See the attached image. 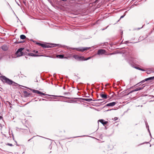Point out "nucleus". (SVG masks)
Listing matches in <instances>:
<instances>
[{
    "label": "nucleus",
    "instance_id": "obj_1",
    "mask_svg": "<svg viewBox=\"0 0 154 154\" xmlns=\"http://www.w3.org/2000/svg\"><path fill=\"white\" fill-rule=\"evenodd\" d=\"M0 78L4 83H6L8 85H15V84H17V83L13 82L11 79L7 78L5 76L2 75L0 76Z\"/></svg>",
    "mask_w": 154,
    "mask_h": 154
},
{
    "label": "nucleus",
    "instance_id": "obj_2",
    "mask_svg": "<svg viewBox=\"0 0 154 154\" xmlns=\"http://www.w3.org/2000/svg\"><path fill=\"white\" fill-rule=\"evenodd\" d=\"M32 92L34 93H36L37 94H40V96H42V95H45V96H51L52 97H63V96H57V95H49L48 94H45V93H44L42 92H40L39 91H38V90H34V89H32Z\"/></svg>",
    "mask_w": 154,
    "mask_h": 154
},
{
    "label": "nucleus",
    "instance_id": "obj_3",
    "mask_svg": "<svg viewBox=\"0 0 154 154\" xmlns=\"http://www.w3.org/2000/svg\"><path fill=\"white\" fill-rule=\"evenodd\" d=\"M130 59L128 60V63H129L131 65V66L133 67L134 68H136L137 69H139L140 70V67H137V66H134L135 65V62L134 60H133L132 58H129Z\"/></svg>",
    "mask_w": 154,
    "mask_h": 154
},
{
    "label": "nucleus",
    "instance_id": "obj_4",
    "mask_svg": "<svg viewBox=\"0 0 154 154\" xmlns=\"http://www.w3.org/2000/svg\"><path fill=\"white\" fill-rule=\"evenodd\" d=\"M97 54L99 55L107 54V52L105 50L101 49L98 50Z\"/></svg>",
    "mask_w": 154,
    "mask_h": 154
},
{
    "label": "nucleus",
    "instance_id": "obj_5",
    "mask_svg": "<svg viewBox=\"0 0 154 154\" xmlns=\"http://www.w3.org/2000/svg\"><path fill=\"white\" fill-rule=\"evenodd\" d=\"M90 48L88 47H80L78 48H72L73 50H76L78 51H80L83 52L89 49Z\"/></svg>",
    "mask_w": 154,
    "mask_h": 154
},
{
    "label": "nucleus",
    "instance_id": "obj_6",
    "mask_svg": "<svg viewBox=\"0 0 154 154\" xmlns=\"http://www.w3.org/2000/svg\"><path fill=\"white\" fill-rule=\"evenodd\" d=\"M154 79V76L151 77H149L148 78H147L146 79L144 80H142L140 82L137 83L136 85H139L140 83H141V84H142V83H144V82H145L146 81H149V80H153Z\"/></svg>",
    "mask_w": 154,
    "mask_h": 154
},
{
    "label": "nucleus",
    "instance_id": "obj_7",
    "mask_svg": "<svg viewBox=\"0 0 154 154\" xmlns=\"http://www.w3.org/2000/svg\"><path fill=\"white\" fill-rule=\"evenodd\" d=\"M23 48H20L18 49L16 52V54L17 55V56H20L22 55L23 53L22 51L23 50Z\"/></svg>",
    "mask_w": 154,
    "mask_h": 154
},
{
    "label": "nucleus",
    "instance_id": "obj_8",
    "mask_svg": "<svg viewBox=\"0 0 154 154\" xmlns=\"http://www.w3.org/2000/svg\"><path fill=\"white\" fill-rule=\"evenodd\" d=\"M116 103L115 102H112V103H110L108 104H106L105 106H115Z\"/></svg>",
    "mask_w": 154,
    "mask_h": 154
},
{
    "label": "nucleus",
    "instance_id": "obj_9",
    "mask_svg": "<svg viewBox=\"0 0 154 154\" xmlns=\"http://www.w3.org/2000/svg\"><path fill=\"white\" fill-rule=\"evenodd\" d=\"M144 86H144L143 87H138V88H137L135 89L132 90V91H131V92H133L134 91H139V90H142V89H143V88L144 87Z\"/></svg>",
    "mask_w": 154,
    "mask_h": 154
},
{
    "label": "nucleus",
    "instance_id": "obj_10",
    "mask_svg": "<svg viewBox=\"0 0 154 154\" xmlns=\"http://www.w3.org/2000/svg\"><path fill=\"white\" fill-rule=\"evenodd\" d=\"M76 60L78 61H81L87 60L90 58H75Z\"/></svg>",
    "mask_w": 154,
    "mask_h": 154
},
{
    "label": "nucleus",
    "instance_id": "obj_11",
    "mask_svg": "<svg viewBox=\"0 0 154 154\" xmlns=\"http://www.w3.org/2000/svg\"><path fill=\"white\" fill-rule=\"evenodd\" d=\"M99 121L101 122L103 125H106L108 122L105 121L103 119H100L99 120Z\"/></svg>",
    "mask_w": 154,
    "mask_h": 154
},
{
    "label": "nucleus",
    "instance_id": "obj_12",
    "mask_svg": "<svg viewBox=\"0 0 154 154\" xmlns=\"http://www.w3.org/2000/svg\"><path fill=\"white\" fill-rule=\"evenodd\" d=\"M38 44L39 45H41L42 47H43V48H50L51 47L49 45H47L45 44H41V43H38Z\"/></svg>",
    "mask_w": 154,
    "mask_h": 154
},
{
    "label": "nucleus",
    "instance_id": "obj_13",
    "mask_svg": "<svg viewBox=\"0 0 154 154\" xmlns=\"http://www.w3.org/2000/svg\"><path fill=\"white\" fill-rule=\"evenodd\" d=\"M103 93V92H102ZM100 96L102 98L106 99L107 98V96L106 94H103V93L100 94Z\"/></svg>",
    "mask_w": 154,
    "mask_h": 154
},
{
    "label": "nucleus",
    "instance_id": "obj_14",
    "mask_svg": "<svg viewBox=\"0 0 154 154\" xmlns=\"http://www.w3.org/2000/svg\"><path fill=\"white\" fill-rule=\"evenodd\" d=\"M154 72V71H153V70L150 69V70H147L146 71V73L148 74H150L152 73H153Z\"/></svg>",
    "mask_w": 154,
    "mask_h": 154
},
{
    "label": "nucleus",
    "instance_id": "obj_15",
    "mask_svg": "<svg viewBox=\"0 0 154 154\" xmlns=\"http://www.w3.org/2000/svg\"><path fill=\"white\" fill-rule=\"evenodd\" d=\"M2 49L4 51H6L8 49V47L6 45H4L2 47Z\"/></svg>",
    "mask_w": 154,
    "mask_h": 154
},
{
    "label": "nucleus",
    "instance_id": "obj_16",
    "mask_svg": "<svg viewBox=\"0 0 154 154\" xmlns=\"http://www.w3.org/2000/svg\"><path fill=\"white\" fill-rule=\"evenodd\" d=\"M57 58H66V57H64L63 54H58L56 56Z\"/></svg>",
    "mask_w": 154,
    "mask_h": 154
},
{
    "label": "nucleus",
    "instance_id": "obj_17",
    "mask_svg": "<svg viewBox=\"0 0 154 154\" xmlns=\"http://www.w3.org/2000/svg\"><path fill=\"white\" fill-rule=\"evenodd\" d=\"M82 99L85 101H88V102H90L92 100V99L90 98V99H86V98H83Z\"/></svg>",
    "mask_w": 154,
    "mask_h": 154
},
{
    "label": "nucleus",
    "instance_id": "obj_18",
    "mask_svg": "<svg viewBox=\"0 0 154 154\" xmlns=\"http://www.w3.org/2000/svg\"><path fill=\"white\" fill-rule=\"evenodd\" d=\"M30 55L32 57H38V56H41L42 55H39L38 54H35L33 53H31L30 54Z\"/></svg>",
    "mask_w": 154,
    "mask_h": 154
},
{
    "label": "nucleus",
    "instance_id": "obj_19",
    "mask_svg": "<svg viewBox=\"0 0 154 154\" xmlns=\"http://www.w3.org/2000/svg\"><path fill=\"white\" fill-rule=\"evenodd\" d=\"M24 93L25 94L26 97H29L30 96V94L28 93L27 91H24Z\"/></svg>",
    "mask_w": 154,
    "mask_h": 154
},
{
    "label": "nucleus",
    "instance_id": "obj_20",
    "mask_svg": "<svg viewBox=\"0 0 154 154\" xmlns=\"http://www.w3.org/2000/svg\"><path fill=\"white\" fill-rule=\"evenodd\" d=\"M26 38V37L24 35H22L20 36V38L22 39H25Z\"/></svg>",
    "mask_w": 154,
    "mask_h": 154
},
{
    "label": "nucleus",
    "instance_id": "obj_21",
    "mask_svg": "<svg viewBox=\"0 0 154 154\" xmlns=\"http://www.w3.org/2000/svg\"><path fill=\"white\" fill-rule=\"evenodd\" d=\"M145 123H146V128H148V131L149 132V133L150 135V136H151V134L150 131L149 130V126L148 125V124L147 123V122H145Z\"/></svg>",
    "mask_w": 154,
    "mask_h": 154
},
{
    "label": "nucleus",
    "instance_id": "obj_22",
    "mask_svg": "<svg viewBox=\"0 0 154 154\" xmlns=\"http://www.w3.org/2000/svg\"><path fill=\"white\" fill-rule=\"evenodd\" d=\"M6 144L7 145H8L11 146H13L12 144L10 143H7Z\"/></svg>",
    "mask_w": 154,
    "mask_h": 154
},
{
    "label": "nucleus",
    "instance_id": "obj_23",
    "mask_svg": "<svg viewBox=\"0 0 154 154\" xmlns=\"http://www.w3.org/2000/svg\"><path fill=\"white\" fill-rule=\"evenodd\" d=\"M125 15V14L124 15L122 16L120 18V19L123 18Z\"/></svg>",
    "mask_w": 154,
    "mask_h": 154
},
{
    "label": "nucleus",
    "instance_id": "obj_24",
    "mask_svg": "<svg viewBox=\"0 0 154 154\" xmlns=\"http://www.w3.org/2000/svg\"><path fill=\"white\" fill-rule=\"evenodd\" d=\"M140 70H141V71H145L144 69H141V68H140Z\"/></svg>",
    "mask_w": 154,
    "mask_h": 154
},
{
    "label": "nucleus",
    "instance_id": "obj_25",
    "mask_svg": "<svg viewBox=\"0 0 154 154\" xmlns=\"http://www.w3.org/2000/svg\"><path fill=\"white\" fill-rule=\"evenodd\" d=\"M74 58H82V57H75V56L74 57ZM83 58H84L83 57Z\"/></svg>",
    "mask_w": 154,
    "mask_h": 154
},
{
    "label": "nucleus",
    "instance_id": "obj_26",
    "mask_svg": "<svg viewBox=\"0 0 154 154\" xmlns=\"http://www.w3.org/2000/svg\"><path fill=\"white\" fill-rule=\"evenodd\" d=\"M118 119V118L116 117H115V118H114V119L115 120H117Z\"/></svg>",
    "mask_w": 154,
    "mask_h": 154
},
{
    "label": "nucleus",
    "instance_id": "obj_27",
    "mask_svg": "<svg viewBox=\"0 0 154 154\" xmlns=\"http://www.w3.org/2000/svg\"><path fill=\"white\" fill-rule=\"evenodd\" d=\"M98 100V101H99V100H102V99H98V100Z\"/></svg>",
    "mask_w": 154,
    "mask_h": 154
},
{
    "label": "nucleus",
    "instance_id": "obj_28",
    "mask_svg": "<svg viewBox=\"0 0 154 154\" xmlns=\"http://www.w3.org/2000/svg\"><path fill=\"white\" fill-rule=\"evenodd\" d=\"M42 100H45V101H46V100H46V99H42Z\"/></svg>",
    "mask_w": 154,
    "mask_h": 154
},
{
    "label": "nucleus",
    "instance_id": "obj_29",
    "mask_svg": "<svg viewBox=\"0 0 154 154\" xmlns=\"http://www.w3.org/2000/svg\"><path fill=\"white\" fill-rule=\"evenodd\" d=\"M2 118V116H0V119H1Z\"/></svg>",
    "mask_w": 154,
    "mask_h": 154
},
{
    "label": "nucleus",
    "instance_id": "obj_30",
    "mask_svg": "<svg viewBox=\"0 0 154 154\" xmlns=\"http://www.w3.org/2000/svg\"><path fill=\"white\" fill-rule=\"evenodd\" d=\"M86 97H90L89 96V95L88 96V95H87L86 96H85Z\"/></svg>",
    "mask_w": 154,
    "mask_h": 154
},
{
    "label": "nucleus",
    "instance_id": "obj_31",
    "mask_svg": "<svg viewBox=\"0 0 154 154\" xmlns=\"http://www.w3.org/2000/svg\"><path fill=\"white\" fill-rule=\"evenodd\" d=\"M86 97H90L89 96V95L88 96V95H87L86 96H85Z\"/></svg>",
    "mask_w": 154,
    "mask_h": 154
},
{
    "label": "nucleus",
    "instance_id": "obj_32",
    "mask_svg": "<svg viewBox=\"0 0 154 154\" xmlns=\"http://www.w3.org/2000/svg\"><path fill=\"white\" fill-rule=\"evenodd\" d=\"M142 27H143V26H142V27H141V28H138V30H139V29H141V28H142Z\"/></svg>",
    "mask_w": 154,
    "mask_h": 154
},
{
    "label": "nucleus",
    "instance_id": "obj_33",
    "mask_svg": "<svg viewBox=\"0 0 154 154\" xmlns=\"http://www.w3.org/2000/svg\"><path fill=\"white\" fill-rule=\"evenodd\" d=\"M55 45V46H56V45H59V44H58V45H57V44H54V45Z\"/></svg>",
    "mask_w": 154,
    "mask_h": 154
},
{
    "label": "nucleus",
    "instance_id": "obj_34",
    "mask_svg": "<svg viewBox=\"0 0 154 154\" xmlns=\"http://www.w3.org/2000/svg\"><path fill=\"white\" fill-rule=\"evenodd\" d=\"M63 89H65V87H63Z\"/></svg>",
    "mask_w": 154,
    "mask_h": 154
},
{
    "label": "nucleus",
    "instance_id": "obj_35",
    "mask_svg": "<svg viewBox=\"0 0 154 154\" xmlns=\"http://www.w3.org/2000/svg\"><path fill=\"white\" fill-rule=\"evenodd\" d=\"M112 109H110V110H107V111H109V110H111Z\"/></svg>",
    "mask_w": 154,
    "mask_h": 154
},
{
    "label": "nucleus",
    "instance_id": "obj_36",
    "mask_svg": "<svg viewBox=\"0 0 154 154\" xmlns=\"http://www.w3.org/2000/svg\"><path fill=\"white\" fill-rule=\"evenodd\" d=\"M38 52V51H36L35 53H37Z\"/></svg>",
    "mask_w": 154,
    "mask_h": 154
},
{
    "label": "nucleus",
    "instance_id": "obj_37",
    "mask_svg": "<svg viewBox=\"0 0 154 154\" xmlns=\"http://www.w3.org/2000/svg\"><path fill=\"white\" fill-rule=\"evenodd\" d=\"M31 139H29V140H28V141H29Z\"/></svg>",
    "mask_w": 154,
    "mask_h": 154
},
{
    "label": "nucleus",
    "instance_id": "obj_38",
    "mask_svg": "<svg viewBox=\"0 0 154 154\" xmlns=\"http://www.w3.org/2000/svg\"><path fill=\"white\" fill-rule=\"evenodd\" d=\"M104 29H102V30H104Z\"/></svg>",
    "mask_w": 154,
    "mask_h": 154
},
{
    "label": "nucleus",
    "instance_id": "obj_39",
    "mask_svg": "<svg viewBox=\"0 0 154 154\" xmlns=\"http://www.w3.org/2000/svg\"><path fill=\"white\" fill-rule=\"evenodd\" d=\"M88 58H91V57H88Z\"/></svg>",
    "mask_w": 154,
    "mask_h": 154
},
{
    "label": "nucleus",
    "instance_id": "obj_40",
    "mask_svg": "<svg viewBox=\"0 0 154 154\" xmlns=\"http://www.w3.org/2000/svg\"><path fill=\"white\" fill-rule=\"evenodd\" d=\"M79 137H79L77 136V137Z\"/></svg>",
    "mask_w": 154,
    "mask_h": 154
},
{
    "label": "nucleus",
    "instance_id": "obj_41",
    "mask_svg": "<svg viewBox=\"0 0 154 154\" xmlns=\"http://www.w3.org/2000/svg\"><path fill=\"white\" fill-rule=\"evenodd\" d=\"M41 100V99H40L39 100L40 101Z\"/></svg>",
    "mask_w": 154,
    "mask_h": 154
},
{
    "label": "nucleus",
    "instance_id": "obj_42",
    "mask_svg": "<svg viewBox=\"0 0 154 154\" xmlns=\"http://www.w3.org/2000/svg\"><path fill=\"white\" fill-rule=\"evenodd\" d=\"M108 27V26H107V27H106V28H107V27Z\"/></svg>",
    "mask_w": 154,
    "mask_h": 154
}]
</instances>
